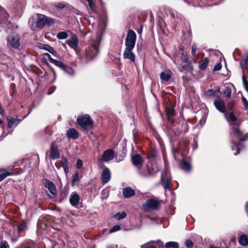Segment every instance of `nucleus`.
I'll return each instance as SVG.
<instances>
[{"mask_svg":"<svg viewBox=\"0 0 248 248\" xmlns=\"http://www.w3.org/2000/svg\"><path fill=\"white\" fill-rule=\"evenodd\" d=\"M0 248H9V246L6 241H2L0 244Z\"/></svg>","mask_w":248,"mask_h":248,"instance_id":"nucleus-45","label":"nucleus"},{"mask_svg":"<svg viewBox=\"0 0 248 248\" xmlns=\"http://www.w3.org/2000/svg\"><path fill=\"white\" fill-rule=\"evenodd\" d=\"M178 130L181 134L186 133L188 130L187 124L186 123L183 124Z\"/></svg>","mask_w":248,"mask_h":248,"instance_id":"nucleus-33","label":"nucleus"},{"mask_svg":"<svg viewBox=\"0 0 248 248\" xmlns=\"http://www.w3.org/2000/svg\"><path fill=\"white\" fill-rule=\"evenodd\" d=\"M220 92V88L218 87H216L213 89H208L204 93L206 96L211 97L216 96Z\"/></svg>","mask_w":248,"mask_h":248,"instance_id":"nucleus-21","label":"nucleus"},{"mask_svg":"<svg viewBox=\"0 0 248 248\" xmlns=\"http://www.w3.org/2000/svg\"><path fill=\"white\" fill-rule=\"evenodd\" d=\"M11 225L14 229H15L16 227L17 228V234L15 235L16 238L19 237V233L25 232L28 230L27 223L25 220H23L18 223L15 221H12L11 223Z\"/></svg>","mask_w":248,"mask_h":248,"instance_id":"nucleus-6","label":"nucleus"},{"mask_svg":"<svg viewBox=\"0 0 248 248\" xmlns=\"http://www.w3.org/2000/svg\"><path fill=\"white\" fill-rule=\"evenodd\" d=\"M54 23L55 21L53 19L43 15L39 14L36 21V25L38 28H42L45 26H50Z\"/></svg>","mask_w":248,"mask_h":248,"instance_id":"nucleus-3","label":"nucleus"},{"mask_svg":"<svg viewBox=\"0 0 248 248\" xmlns=\"http://www.w3.org/2000/svg\"><path fill=\"white\" fill-rule=\"evenodd\" d=\"M147 170L148 173L145 172H143L140 171V173L141 175L143 176H146L148 175H154L156 174L158 171V170L156 168H155V167L151 163H148L146 166Z\"/></svg>","mask_w":248,"mask_h":248,"instance_id":"nucleus-13","label":"nucleus"},{"mask_svg":"<svg viewBox=\"0 0 248 248\" xmlns=\"http://www.w3.org/2000/svg\"><path fill=\"white\" fill-rule=\"evenodd\" d=\"M48 59L49 61L53 64H54L56 66L57 65L58 62H59L58 60L52 59L49 55H48Z\"/></svg>","mask_w":248,"mask_h":248,"instance_id":"nucleus-50","label":"nucleus"},{"mask_svg":"<svg viewBox=\"0 0 248 248\" xmlns=\"http://www.w3.org/2000/svg\"><path fill=\"white\" fill-rule=\"evenodd\" d=\"M126 216V213L125 212H122V213H118L115 215V218L117 220H121L124 218Z\"/></svg>","mask_w":248,"mask_h":248,"instance_id":"nucleus-36","label":"nucleus"},{"mask_svg":"<svg viewBox=\"0 0 248 248\" xmlns=\"http://www.w3.org/2000/svg\"><path fill=\"white\" fill-rule=\"evenodd\" d=\"M80 200L79 195L76 192H72L69 198L70 204L74 207H77Z\"/></svg>","mask_w":248,"mask_h":248,"instance_id":"nucleus-16","label":"nucleus"},{"mask_svg":"<svg viewBox=\"0 0 248 248\" xmlns=\"http://www.w3.org/2000/svg\"><path fill=\"white\" fill-rule=\"evenodd\" d=\"M77 122L80 127L84 130H88L93 127V121L88 114L78 116L77 118Z\"/></svg>","mask_w":248,"mask_h":248,"instance_id":"nucleus-2","label":"nucleus"},{"mask_svg":"<svg viewBox=\"0 0 248 248\" xmlns=\"http://www.w3.org/2000/svg\"><path fill=\"white\" fill-rule=\"evenodd\" d=\"M53 72L54 74L55 75V74H56L55 72L54 71H53Z\"/></svg>","mask_w":248,"mask_h":248,"instance_id":"nucleus-64","label":"nucleus"},{"mask_svg":"<svg viewBox=\"0 0 248 248\" xmlns=\"http://www.w3.org/2000/svg\"><path fill=\"white\" fill-rule=\"evenodd\" d=\"M242 102L246 110L248 109V102L247 99L243 96H242Z\"/></svg>","mask_w":248,"mask_h":248,"instance_id":"nucleus-39","label":"nucleus"},{"mask_svg":"<svg viewBox=\"0 0 248 248\" xmlns=\"http://www.w3.org/2000/svg\"><path fill=\"white\" fill-rule=\"evenodd\" d=\"M50 157L52 159H56L60 157L58 146L54 142H52L50 145Z\"/></svg>","mask_w":248,"mask_h":248,"instance_id":"nucleus-11","label":"nucleus"},{"mask_svg":"<svg viewBox=\"0 0 248 248\" xmlns=\"http://www.w3.org/2000/svg\"><path fill=\"white\" fill-rule=\"evenodd\" d=\"M45 186L47 188L50 193L53 195L56 194V189L54 184L50 181L45 179L44 181Z\"/></svg>","mask_w":248,"mask_h":248,"instance_id":"nucleus-19","label":"nucleus"},{"mask_svg":"<svg viewBox=\"0 0 248 248\" xmlns=\"http://www.w3.org/2000/svg\"><path fill=\"white\" fill-rule=\"evenodd\" d=\"M196 49H197L196 45L195 44H193L192 46V47H191V53L193 56H196Z\"/></svg>","mask_w":248,"mask_h":248,"instance_id":"nucleus-47","label":"nucleus"},{"mask_svg":"<svg viewBox=\"0 0 248 248\" xmlns=\"http://www.w3.org/2000/svg\"><path fill=\"white\" fill-rule=\"evenodd\" d=\"M66 43L70 47L75 49L78 46V39L77 36L72 34L70 38L67 40Z\"/></svg>","mask_w":248,"mask_h":248,"instance_id":"nucleus-18","label":"nucleus"},{"mask_svg":"<svg viewBox=\"0 0 248 248\" xmlns=\"http://www.w3.org/2000/svg\"><path fill=\"white\" fill-rule=\"evenodd\" d=\"M114 152L112 150L108 149L104 152L100 160L103 162H108L114 158Z\"/></svg>","mask_w":248,"mask_h":248,"instance_id":"nucleus-12","label":"nucleus"},{"mask_svg":"<svg viewBox=\"0 0 248 248\" xmlns=\"http://www.w3.org/2000/svg\"><path fill=\"white\" fill-rule=\"evenodd\" d=\"M246 210L247 212H248V202L246 203Z\"/></svg>","mask_w":248,"mask_h":248,"instance_id":"nucleus-58","label":"nucleus"},{"mask_svg":"<svg viewBox=\"0 0 248 248\" xmlns=\"http://www.w3.org/2000/svg\"><path fill=\"white\" fill-rule=\"evenodd\" d=\"M20 37L18 35H11L7 39L9 45L15 49H17L20 46Z\"/></svg>","mask_w":248,"mask_h":248,"instance_id":"nucleus-8","label":"nucleus"},{"mask_svg":"<svg viewBox=\"0 0 248 248\" xmlns=\"http://www.w3.org/2000/svg\"><path fill=\"white\" fill-rule=\"evenodd\" d=\"M24 248H31V247H30V246H28V247H25Z\"/></svg>","mask_w":248,"mask_h":248,"instance_id":"nucleus-61","label":"nucleus"},{"mask_svg":"<svg viewBox=\"0 0 248 248\" xmlns=\"http://www.w3.org/2000/svg\"><path fill=\"white\" fill-rule=\"evenodd\" d=\"M210 248H216V247H213V246H210Z\"/></svg>","mask_w":248,"mask_h":248,"instance_id":"nucleus-60","label":"nucleus"},{"mask_svg":"<svg viewBox=\"0 0 248 248\" xmlns=\"http://www.w3.org/2000/svg\"><path fill=\"white\" fill-rule=\"evenodd\" d=\"M55 166L58 169H60L62 166L61 165L59 164L58 163H55Z\"/></svg>","mask_w":248,"mask_h":248,"instance_id":"nucleus-55","label":"nucleus"},{"mask_svg":"<svg viewBox=\"0 0 248 248\" xmlns=\"http://www.w3.org/2000/svg\"><path fill=\"white\" fill-rule=\"evenodd\" d=\"M214 104L216 108L220 112L225 113L226 111V107L224 100L220 98H218L214 101Z\"/></svg>","mask_w":248,"mask_h":248,"instance_id":"nucleus-10","label":"nucleus"},{"mask_svg":"<svg viewBox=\"0 0 248 248\" xmlns=\"http://www.w3.org/2000/svg\"><path fill=\"white\" fill-rule=\"evenodd\" d=\"M181 168L182 170L187 172L191 170L190 164L184 160L181 162Z\"/></svg>","mask_w":248,"mask_h":248,"instance_id":"nucleus-29","label":"nucleus"},{"mask_svg":"<svg viewBox=\"0 0 248 248\" xmlns=\"http://www.w3.org/2000/svg\"><path fill=\"white\" fill-rule=\"evenodd\" d=\"M67 136L69 138L77 139L78 137V133L75 129L71 128L67 131Z\"/></svg>","mask_w":248,"mask_h":248,"instance_id":"nucleus-24","label":"nucleus"},{"mask_svg":"<svg viewBox=\"0 0 248 248\" xmlns=\"http://www.w3.org/2000/svg\"><path fill=\"white\" fill-rule=\"evenodd\" d=\"M136 34L133 30H129L125 38V48L133 49L136 41Z\"/></svg>","mask_w":248,"mask_h":248,"instance_id":"nucleus-4","label":"nucleus"},{"mask_svg":"<svg viewBox=\"0 0 248 248\" xmlns=\"http://www.w3.org/2000/svg\"><path fill=\"white\" fill-rule=\"evenodd\" d=\"M224 116L227 122L231 126L232 133L234 134L240 140H245L248 139V134H244L240 130L239 125L236 122L237 118L234 115L232 111L226 112L224 113Z\"/></svg>","mask_w":248,"mask_h":248,"instance_id":"nucleus-1","label":"nucleus"},{"mask_svg":"<svg viewBox=\"0 0 248 248\" xmlns=\"http://www.w3.org/2000/svg\"><path fill=\"white\" fill-rule=\"evenodd\" d=\"M12 175V173L10 172H6L1 173L0 174V182L2 181L4 179H5L7 176Z\"/></svg>","mask_w":248,"mask_h":248,"instance_id":"nucleus-44","label":"nucleus"},{"mask_svg":"<svg viewBox=\"0 0 248 248\" xmlns=\"http://www.w3.org/2000/svg\"><path fill=\"white\" fill-rule=\"evenodd\" d=\"M174 105L170 103L165 106V111L169 121H170L172 117L174 115L175 110Z\"/></svg>","mask_w":248,"mask_h":248,"instance_id":"nucleus-15","label":"nucleus"},{"mask_svg":"<svg viewBox=\"0 0 248 248\" xmlns=\"http://www.w3.org/2000/svg\"><path fill=\"white\" fill-rule=\"evenodd\" d=\"M142 206L145 212H150L157 209L159 206V202L155 199L150 198L147 200Z\"/></svg>","mask_w":248,"mask_h":248,"instance_id":"nucleus-5","label":"nucleus"},{"mask_svg":"<svg viewBox=\"0 0 248 248\" xmlns=\"http://www.w3.org/2000/svg\"><path fill=\"white\" fill-rule=\"evenodd\" d=\"M238 241L240 245L243 246L248 245V238L245 234L241 235L238 239Z\"/></svg>","mask_w":248,"mask_h":248,"instance_id":"nucleus-26","label":"nucleus"},{"mask_svg":"<svg viewBox=\"0 0 248 248\" xmlns=\"http://www.w3.org/2000/svg\"><path fill=\"white\" fill-rule=\"evenodd\" d=\"M48 94H50L51 93V92H48V93H47Z\"/></svg>","mask_w":248,"mask_h":248,"instance_id":"nucleus-62","label":"nucleus"},{"mask_svg":"<svg viewBox=\"0 0 248 248\" xmlns=\"http://www.w3.org/2000/svg\"><path fill=\"white\" fill-rule=\"evenodd\" d=\"M88 3H89V4H91V3H92V2L93 1V0H86Z\"/></svg>","mask_w":248,"mask_h":248,"instance_id":"nucleus-59","label":"nucleus"},{"mask_svg":"<svg viewBox=\"0 0 248 248\" xmlns=\"http://www.w3.org/2000/svg\"><path fill=\"white\" fill-rule=\"evenodd\" d=\"M209 63V60L207 58H204L200 62L199 65V68L201 70H204L207 66Z\"/></svg>","mask_w":248,"mask_h":248,"instance_id":"nucleus-27","label":"nucleus"},{"mask_svg":"<svg viewBox=\"0 0 248 248\" xmlns=\"http://www.w3.org/2000/svg\"><path fill=\"white\" fill-rule=\"evenodd\" d=\"M182 60L186 64H189L188 57L187 55L183 53L181 57Z\"/></svg>","mask_w":248,"mask_h":248,"instance_id":"nucleus-42","label":"nucleus"},{"mask_svg":"<svg viewBox=\"0 0 248 248\" xmlns=\"http://www.w3.org/2000/svg\"><path fill=\"white\" fill-rule=\"evenodd\" d=\"M239 144H237L236 145V149H237V152L236 153H234V155H238L239 153V151H240V148H239Z\"/></svg>","mask_w":248,"mask_h":248,"instance_id":"nucleus-54","label":"nucleus"},{"mask_svg":"<svg viewBox=\"0 0 248 248\" xmlns=\"http://www.w3.org/2000/svg\"><path fill=\"white\" fill-rule=\"evenodd\" d=\"M67 75L72 76L74 75V71L72 68L66 66H64V68L62 70Z\"/></svg>","mask_w":248,"mask_h":248,"instance_id":"nucleus-34","label":"nucleus"},{"mask_svg":"<svg viewBox=\"0 0 248 248\" xmlns=\"http://www.w3.org/2000/svg\"><path fill=\"white\" fill-rule=\"evenodd\" d=\"M232 93V90L230 87H226L223 91V94L228 98H230Z\"/></svg>","mask_w":248,"mask_h":248,"instance_id":"nucleus-37","label":"nucleus"},{"mask_svg":"<svg viewBox=\"0 0 248 248\" xmlns=\"http://www.w3.org/2000/svg\"><path fill=\"white\" fill-rule=\"evenodd\" d=\"M2 123V121H1V120L0 119V124Z\"/></svg>","mask_w":248,"mask_h":248,"instance_id":"nucleus-63","label":"nucleus"},{"mask_svg":"<svg viewBox=\"0 0 248 248\" xmlns=\"http://www.w3.org/2000/svg\"><path fill=\"white\" fill-rule=\"evenodd\" d=\"M5 135H4V132L3 130V128L2 126L0 125V138H2V137H4Z\"/></svg>","mask_w":248,"mask_h":248,"instance_id":"nucleus-51","label":"nucleus"},{"mask_svg":"<svg viewBox=\"0 0 248 248\" xmlns=\"http://www.w3.org/2000/svg\"><path fill=\"white\" fill-rule=\"evenodd\" d=\"M166 248H179V244L176 242H169L166 243Z\"/></svg>","mask_w":248,"mask_h":248,"instance_id":"nucleus-31","label":"nucleus"},{"mask_svg":"<svg viewBox=\"0 0 248 248\" xmlns=\"http://www.w3.org/2000/svg\"><path fill=\"white\" fill-rule=\"evenodd\" d=\"M83 166V163L81 160L78 159L77 162L76 167L78 169H81Z\"/></svg>","mask_w":248,"mask_h":248,"instance_id":"nucleus-49","label":"nucleus"},{"mask_svg":"<svg viewBox=\"0 0 248 248\" xmlns=\"http://www.w3.org/2000/svg\"><path fill=\"white\" fill-rule=\"evenodd\" d=\"M110 176L111 174L108 168L105 167L103 169L101 175V180L103 183H107L110 179Z\"/></svg>","mask_w":248,"mask_h":248,"instance_id":"nucleus-17","label":"nucleus"},{"mask_svg":"<svg viewBox=\"0 0 248 248\" xmlns=\"http://www.w3.org/2000/svg\"><path fill=\"white\" fill-rule=\"evenodd\" d=\"M142 31V27L141 26L140 29H139L137 31L139 34H141Z\"/></svg>","mask_w":248,"mask_h":248,"instance_id":"nucleus-57","label":"nucleus"},{"mask_svg":"<svg viewBox=\"0 0 248 248\" xmlns=\"http://www.w3.org/2000/svg\"><path fill=\"white\" fill-rule=\"evenodd\" d=\"M132 161L134 166L138 169H140L143 160L140 155L136 154L132 156Z\"/></svg>","mask_w":248,"mask_h":248,"instance_id":"nucleus-14","label":"nucleus"},{"mask_svg":"<svg viewBox=\"0 0 248 248\" xmlns=\"http://www.w3.org/2000/svg\"><path fill=\"white\" fill-rule=\"evenodd\" d=\"M89 6H90V8H91L92 10H94V4H93V1L92 2V3H91V4H89Z\"/></svg>","mask_w":248,"mask_h":248,"instance_id":"nucleus-56","label":"nucleus"},{"mask_svg":"<svg viewBox=\"0 0 248 248\" xmlns=\"http://www.w3.org/2000/svg\"><path fill=\"white\" fill-rule=\"evenodd\" d=\"M56 7L57 8H61V9H62L63 8H64L65 7V5L63 3H58L57 5H56Z\"/></svg>","mask_w":248,"mask_h":248,"instance_id":"nucleus-53","label":"nucleus"},{"mask_svg":"<svg viewBox=\"0 0 248 248\" xmlns=\"http://www.w3.org/2000/svg\"><path fill=\"white\" fill-rule=\"evenodd\" d=\"M132 50L125 48L123 55L124 58L129 59L131 62H134L135 60V57L132 52Z\"/></svg>","mask_w":248,"mask_h":248,"instance_id":"nucleus-20","label":"nucleus"},{"mask_svg":"<svg viewBox=\"0 0 248 248\" xmlns=\"http://www.w3.org/2000/svg\"><path fill=\"white\" fill-rule=\"evenodd\" d=\"M98 46L99 44L97 43L92 45L86 52V54L88 58H93L97 55L99 52Z\"/></svg>","mask_w":248,"mask_h":248,"instance_id":"nucleus-9","label":"nucleus"},{"mask_svg":"<svg viewBox=\"0 0 248 248\" xmlns=\"http://www.w3.org/2000/svg\"><path fill=\"white\" fill-rule=\"evenodd\" d=\"M121 229V227L120 225H115L113 226L111 229H110L109 231V233H112L118 231Z\"/></svg>","mask_w":248,"mask_h":248,"instance_id":"nucleus-41","label":"nucleus"},{"mask_svg":"<svg viewBox=\"0 0 248 248\" xmlns=\"http://www.w3.org/2000/svg\"><path fill=\"white\" fill-rule=\"evenodd\" d=\"M56 66L63 70V69L64 68V66L65 65L62 62L59 61Z\"/></svg>","mask_w":248,"mask_h":248,"instance_id":"nucleus-52","label":"nucleus"},{"mask_svg":"<svg viewBox=\"0 0 248 248\" xmlns=\"http://www.w3.org/2000/svg\"><path fill=\"white\" fill-rule=\"evenodd\" d=\"M161 182L165 189H169L171 186V178L169 171L164 170L161 175Z\"/></svg>","mask_w":248,"mask_h":248,"instance_id":"nucleus-7","label":"nucleus"},{"mask_svg":"<svg viewBox=\"0 0 248 248\" xmlns=\"http://www.w3.org/2000/svg\"><path fill=\"white\" fill-rule=\"evenodd\" d=\"M78 179H79L78 173H75V175L72 177V185H74V184L78 180Z\"/></svg>","mask_w":248,"mask_h":248,"instance_id":"nucleus-43","label":"nucleus"},{"mask_svg":"<svg viewBox=\"0 0 248 248\" xmlns=\"http://www.w3.org/2000/svg\"><path fill=\"white\" fill-rule=\"evenodd\" d=\"M67 163V159L65 157H62L61 161V163L62 166L63 168V170L65 173H67L68 172Z\"/></svg>","mask_w":248,"mask_h":248,"instance_id":"nucleus-28","label":"nucleus"},{"mask_svg":"<svg viewBox=\"0 0 248 248\" xmlns=\"http://www.w3.org/2000/svg\"><path fill=\"white\" fill-rule=\"evenodd\" d=\"M135 193V190L129 187L125 188L123 190V194L126 198L133 196Z\"/></svg>","mask_w":248,"mask_h":248,"instance_id":"nucleus-23","label":"nucleus"},{"mask_svg":"<svg viewBox=\"0 0 248 248\" xmlns=\"http://www.w3.org/2000/svg\"><path fill=\"white\" fill-rule=\"evenodd\" d=\"M43 48L45 50H47L48 51H49V52H50L51 53H53L54 52V49L49 45H44Z\"/></svg>","mask_w":248,"mask_h":248,"instance_id":"nucleus-40","label":"nucleus"},{"mask_svg":"<svg viewBox=\"0 0 248 248\" xmlns=\"http://www.w3.org/2000/svg\"><path fill=\"white\" fill-rule=\"evenodd\" d=\"M172 75V72L169 70H166L160 74V78L162 80L168 81L170 80Z\"/></svg>","mask_w":248,"mask_h":248,"instance_id":"nucleus-22","label":"nucleus"},{"mask_svg":"<svg viewBox=\"0 0 248 248\" xmlns=\"http://www.w3.org/2000/svg\"><path fill=\"white\" fill-rule=\"evenodd\" d=\"M185 245L187 248H192L193 246V242L189 240H187L185 242Z\"/></svg>","mask_w":248,"mask_h":248,"instance_id":"nucleus-46","label":"nucleus"},{"mask_svg":"<svg viewBox=\"0 0 248 248\" xmlns=\"http://www.w3.org/2000/svg\"><path fill=\"white\" fill-rule=\"evenodd\" d=\"M68 37V34L65 31H61L57 33V37L59 39H64Z\"/></svg>","mask_w":248,"mask_h":248,"instance_id":"nucleus-35","label":"nucleus"},{"mask_svg":"<svg viewBox=\"0 0 248 248\" xmlns=\"http://www.w3.org/2000/svg\"><path fill=\"white\" fill-rule=\"evenodd\" d=\"M20 122V119H15L13 118L8 119V128H11L16 126Z\"/></svg>","mask_w":248,"mask_h":248,"instance_id":"nucleus-25","label":"nucleus"},{"mask_svg":"<svg viewBox=\"0 0 248 248\" xmlns=\"http://www.w3.org/2000/svg\"><path fill=\"white\" fill-rule=\"evenodd\" d=\"M227 107L229 111H232V109L235 104V101L233 99L227 100Z\"/></svg>","mask_w":248,"mask_h":248,"instance_id":"nucleus-30","label":"nucleus"},{"mask_svg":"<svg viewBox=\"0 0 248 248\" xmlns=\"http://www.w3.org/2000/svg\"><path fill=\"white\" fill-rule=\"evenodd\" d=\"M242 81L246 91L248 92V82L247 80L246 77L244 75L242 77Z\"/></svg>","mask_w":248,"mask_h":248,"instance_id":"nucleus-38","label":"nucleus"},{"mask_svg":"<svg viewBox=\"0 0 248 248\" xmlns=\"http://www.w3.org/2000/svg\"><path fill=\"white\" fill-rule=\"evenodd\" d=\"M222 67V65L220 63H217L214 67L213 71H219L221 69Z\"/></svg>","mask_w":248,"mask_h":248,"instance_id":"nucleus-48","label":"nucleus"},{"mask_svg":"<svg viewBox=\"0 0 248 248\" xmlns=\"http://www.w3.org/2000/svg\"><path fill=\"white\" fill-rule=\"evenodd\" d=\"M160 240H158L156 241H152L149 242L147 243L144 244V245H142L141 246V248H156L155 246H154L152 245L153 243L157 242H160Z\"/></svg>","mask_w":248,"mask_h":248,"instance_id":"nucleus-32","label":"nucleus"}]
</instances>
